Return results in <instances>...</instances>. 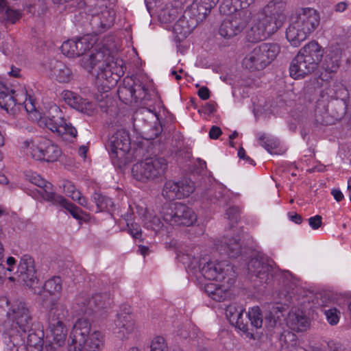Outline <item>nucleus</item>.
Here are the masks:
<instances>
[{
	"mask_svg": "<svg viewBox=\"0 0 351 351\" xmlns=\"http://www.w3.org/2000/svg\"><path fill=\"white\" fill-rule=\"evenodd\" d=\"M319 13L314 9H301L291 18L286 29V38L292 46L298 47L313 32L319 25Z\"/></svg>",
	"mask_w": 351,
	"mask_h": 351,
	"instance_id": "obj_1",
	"label": "nucleus"
},
{
	"mask_svg": "<svg viewBox=\"0 0 351 351\" xmlns=\"http://www.w3.org/2000/svg\"><path fill=\"white\" fill-rule=\"evenodd\" d=\"M90 323L86 319H78L71 332L69 351H101L104 335L98 330L90 333Z\"/></svg>",
	"mask_w": 351,
	"mask_h": 351,
	"instance_id": "obj_2",
	"label": "nucleus"
},
{
	"mask_svg": "<svg viewBox=\"0 0 351 351\" xmlns=\"http://www.w3.org/2000/svg\"><path fill=\"white\" fill-rule=\"evenodd\" d=\"M285 0H271L256 15L253 25L266 39L283 25L287 19Z\"/></svg>",
	"mask_w": 351,
	"mask_h": 351,
	"instance_id": "obj_3",
	"label": "nucleus"
},
{
	"mask_svg": "<svg viewBox=\"0 0 351 351\" xmlns=\"http://www.w3.org/2000/svg\"><path fill=\"white\" fill-rule=\"evenodd\" d=\"M154 93L152 83L147 75L138 69L131 77L127 76L117 90L119 98L124 103L149 101Z\"/></svg>",
	"mask_w": 351,
	"mask_h": 351,
	"instance_id": "obj_4",
	"label": "nucleus"
},
{
	"mask_svg": "<svg viewBox=\"0 0 351 351\" xmlns=\"http://www.w3.org/2000/svg\"><path fill=\"white\" fill-rule=\"evenodd\" d=\"M44 332L36 324L25 332L10 333L6 341L7 351L40 350L43 346Z\"/></svg>",
	"mask_w": 351,
	"mask_h": 351,
	"instance_id": "obj_5",
	"label": "nucleus"
},
{
	"mask_svg": "<svg viewBox=\"0 0 351 351\" xmlns=\"http://www.w3.org/2000/svg\"><path fill=\"white\" fill-rule=\"evenodd\" d=\"M167 165L163 157H148L133 165L132 174L135 180L142 182L156 181L163 178Z\"/></svg>",
	"mask_w": 351,
	"mask_h": 351,
	"instance_id": "obj_6",
	"label": "nucleus"
},
{
	"mask_svg": "<svg viewBox=\"0 0 351 351\" xmlns=\"http://www.w3.org/2000/svg\"><path fill=\"white\" fill-rule=\"evenodd\" d=\"M22 149L28 156L36 160L56 161L61 155L57 145L47 138H27L22 143Z\"/></svg>",
	"mask_w": 351,
	"mask_h": 351,
	"instance_id": "obj_7",
	"label": "nucleus"
},
{
	"mask_svg": "<svg viewBox=\"0 0 351 351\" xmlns=\"http://www.w3.org/2000/svg\"><path fill=\"white\" fill-rule=\"evenodd\" d=\"M130 137L125 129L116 131L108 140V150L114 165L121 167L130 161Z\"/></svg>",
	"mask_w": 351,
	"mask_h": 351,
	"instance_id": "obj_8",
	"label": "nucleus"
},
{
	"mask_svg": "<svg viewBox=\"0 0 351 351\" xmlns=\"http://www.w3.org/2000/svg\"><path fill=\"white\" fill-rule=\"evenodd\" d=\"M160 214L165 221L171 226H191L197 217L188 206L180 202L164 204Z\"/></svg>",
	"mask_w": 351,
	"mask_h": 351,
	"instance_id": "obj_9",
	"label": "nucleus"
},
{
	"mask_svg": "<svg viewBox=\"0 0 351 351\" xmlns=\"http://www.w3.org/2000/svg\"><path fill=\"white\" fill-rule=\"evenodd\" d=\"M40 123L60 136H68L71 138L77 136L76 128L64 119L62 111L55 104L50 106L47 115L41 117Z\"/></svg>",
	"mask_w": 351,
	"mask_h": 351,
	"instance_id": "obj_10",
	"label": "nucleus"
},
{
	"mask_svg": "<svg viewBox=\"0 0 351 351\" xmlns=\"http://www.w3.org/2000/svg\"><path fill=\"white\" fill-rule=\"evenodd\" d=\"M112 302L111 296L108 293H95L91 296L81 293L75 298L73 309L78 315L89 314L110 308Z\"/></svg>",
	"mask_w": 351,
	"mask_h": 351,
	"instance_id": "obj_11",
	"label": "nucleus"
},
{
	"mask_svg": "<svg viewBox=\"0 0 351 351\" xmlns=\"http://www.w3.org/2000/svg\"><path fill=\"white\" fill-rule=\"evenodd\" d=\"M6 315L11 328L9 335L25 332L34 324L29 306L22 301L12 304Z\"/></svg>",
	"mask_w": 351,
	"mask_h": 351,
	"instance_id": "obj_12",
	"label": "nucleus"
},
{
	"mask_svg": "<svg viewBox=\"0 0 351 351\" xmlns=\"http://www.w3.org/2000/svg\"><path fill=\"white\" fill-rule=\"evenodd\" d=\"M251 18L252 12L250 10H239L222 21L219 34L224 38H232L243 31Z\"/></svg>",
	"mask_w": 351,
	"mask_h": 351,
	"instance_id": "obj_13",
	"label": "nucleus"
},
{
	"mask_svg": "<svg viewBox=\"0 0 351 351\" xmlns=\"http://www.w3.org/2000/svg\"><path fill=\"white\" fill-rule=\"evenodd\" d=\"M97 38L96 35L86 34L76 39L64 41L61 46L62 53L68 58L79 57L93 48Z\"/></svg>",
	"mask_w": 351,
	"mask_h": 351,
	"instance_id": "obj_14",
	"label": "nucleus"
},
{
	"mask_svg": "<svg viewBox=\"0 0 351 351\" xmlns=\"http://www.w3.org/2000/svg\"><path fill=\"white\" fill-rule=\"evenodd\" d=\"M17 272L20 278L35 294H41V289L37 287L38 279L36 276L35 262L30 255L25 254L21 256Z\"/></svg>",
	"mask_w": 351,
	"mask_h": 351,
	"instance_id": "obj_15",
	"label": "nucleus"
},
{
	"mask_svg": "<svg viewBox=\"0 0 351 351\" xmlns=\"http://www.w3.org/2000/svg\"><path fill=\"white\" fill-rule=\"evenodd\" d=\"M115 13L107 8H94L87 14V19L94 34L106 31L114 23Z\"/></svg>",
	"mask_w": 351,
	"mask_h": 351,
	"instance_id": "obj_16",
	"label": "nucleus"
},
{
	"mask_svg": "<svg viewBox=\"0 0 351 351\" xmlns=\"http://www.w3.org/2000/svg\"><path fill=\"white\" fill-rule=\"evenodd\" d=\"M323 57V50L315 41H311L303 47L293 58L290 66H318Z\"/></svg>",
	"mask_w": 351,
	"mask_h": 351,
	"instance_id": "obj_17",
	"label": "nucleus"
},
{
	"mask_svg": "<svg viewBox=\"0 0 351 351\" xmlns=\"http://www.w3.org/2000/svg\"><path fill=\"white\" fill-rule=\"evenodd\" d=\"M195 189V182L189 178L179 182L168 180L164 184L162 194L165 199L173 200L189 196Z\"/></svg>",
	"mask_w": 351,
	"mask_h": 351,
	"instance_id": "obj_18",
	"label": "nucleus"
},
{
	"mask_svg": "<svg viewBox=\"0 0 351 351\" xmlns=\"http://www.w3.org/2000/svg\"><path fill=\"white\" fill-rule=\"evenodd\" d=\"M272 267L266 258L257 255L247 263V271L251 278L260 283L268 284L272 279Z\"/></svg>",
	"mask_w": 351,
	"mask_h": 351,
	"instance_id": "obj_19",
	"label": "nucleus"
},
{
	"mask_svg": "<svg viewBox=\"0 0 351 351\" xmlns=\"http://www.w3.org/2000/svg\"><path fill=\"white\" fill-rule=\"evenodd\" d=\"M272 267L266 258L257 255L247 263V271L251 278L260 283L268 284L272 279Z\"/></svg>",
	"mask_w": 351,
	"mask_h": 351,
	"instance_id": "obj_20",
	"label": "nucleus"
},
{
	"mask_svg": "<svg viewBox=\"0 0 351 351\" xmlns=\"http://www.w3.org/2000/svg\"><path fill=\"white\" fill-rule=\"evenodd\" d=\"M331 90L328 89L326 91V97L322 93V99H319L315 106V119L317 123L321 125H332L335 121L340 120L343 114L345 113V108H343L340 113L330 114L328 112V98L332 97L330 95Z\"/></svg>",
	"mask_w": 351,
	"mask_h": 351,
	"instance_id": "obj_21",
	"label": "nucleus"
},
{
	"mask_svg": "<svg viewBox=\"0 0 351 351\" xmlns=\"http://www.w3.org/2000/svg\"><path fill=\"white\" fill-rule=\"evenodd\" d=\"M243 312V307L237 303H232L226 308V315L230 323L242 331L247 337L255 339L254 334L250 331L247 321L244 322Z\"/></svg>",
	"mask_w": 351,
	"mask_h": 351,
	"instance_id": "obj_22",
	"label": "nucleus"
},
{
	"mask_svg": "<svg viewBox=\"0 0 351 351\" xmlns=\"http://www.w3.org/2000/svg\"><path fill=\"white\" fill-rule=\"evenodd\" d=\"M194 6V3L193 4ZM195 8L192 7L184 12L182 19L178 21L173 25V31L178 39L186 38L197 27V16L193 14Z\"/></svg>",
	"mask_w": 351,
	"mask_h": 351,
	"instance_id": "obj_23",
	"label": "nucleus"
},
{
	"mask_svg": "<svg viewBox=\"0 0 351 351\" xmlns=\"http://www.w3.org/2000/svg\"><path fill=\"white\" fill-rule=\"evenodd\" d=\"M123 67H99L96 75L97 84L108 89L117 84L123 75Z\"/></svg>",
	"mask_w": 351,
	"mask_h": 351,
	"instance_id": "obj_24",
	"label": "nucleus"
},
{
	"mask_svg": "<svg viewBox=\"0 0 351 351\" xmlns=\"http://www.w3.org/2000/svg\"><path fill=\"white\" fill-rule=\"evenodd\" d=\"M62 97L68 105L88 115L93 114L96 110L95 105L93 103L84 99L77 93L71 90H64Z\"/></svg>",
	"mask_w": 351,
	"mask_h": 351,
	"instance_id": "obj_25",
	"label": "nucleus"
},
{
	"mask_svg": "<svg viewBox=\"0 0 351 351\" xmlns=\"http://www.w3.org/2000/svg\"><path fill=\"white\" fill-rule=\"evenodd\" d=\"M286 323L287 326L295 332L306 331L310 326L308 317L300 309H292L289 313Z\"/></svg>",
	"mask_w": 351,
	"mask_h": 351,
	"instance_id": "obj_26",
	"label": "nucleus"
},
{
	"mask_svg": "<svg viewBox=\"0 0 351 351\" xmlns=\"http://www.w3.org/2000/svg\"><path fill=\"white\" fill-rule=\"evenodd\" d=\"M217 249L220 254H223L230 258H237L242 252L240 239L237 237H223L217 244Z\"/></svg>",
	"mask_w": 351,
	"mask_h": 351,
	"instance_id": "obj_27",
	"label": "nucleus"
},
{
	"mask_svg": "<svg viewBox=\"0 0 351 351\" xmlns=\"http://www.w3.org/2000/svg\"><path fill=\"white\" fill-rule=\"evenodd\" d=\"M12 88H10L16 106L23 105L27 112H32L36 110V105L34 99L27 94V90L21 86H16L12 84Z\"/></svg>",
	"mask_w": 351,
	"mask_h": 351,
	"instance_id": "obj_28",
	"label": "nucleus"
},
{
	"mask_svg": "<svg viewBox=\"0 0 351 351\" xmlns=\"http://www.w3.org/2000/svg\"><path fill=\"white\" fill-rule=\"evenodd\" d=\"M114 324L117 328L120 329L119 332H121L123 337L134 332L135 323L130 314V307L124 306L123 309H121L120 312L117 314Z\"/></svg>",
	"mask_w": 351,
	"mask_h": 351,
	"instance_id": "obj_29",
	"label": "nucleus"
},
{
	"mask_svg": "<svg viewBox=\"0 0 351 351\" xmlns=\"http://www.w3.org/2000/svg\"><path fill=\"white\" fill-rule=\"evenodd\" d=\"M46 201L51 202L53 205L64 208L75 219H80L82 218V210L60 195L47 193Z\"/></svg>",
	"mask_w": 351,
	"mask_h": 351,
	"instance_id": "obj_30",
	"label": "nucleus"
},
{
	"mask_svg": "<svg viewBox=\"0 0 351 351\" xmlns=\"http://www.w3.org/2000/svg\"><path fill=\"white\" fill-rule=\"evenodd\" d=\"M195 246H187L184 253L181 256V261L185 265L186 272L191 277L197 279V259Z\"/></svg>",
	"mask_w": 351,
	"mask_h": 351,
	"instance_id": "obj_31",
	"label": "nucleus"
},
{
	"mask_svg": "<svg viewBox=\"0 0 351 351\" xmlns=\"http://www.w3.org/2000/svg\"><path fill=\"white\" fill-rule=\"evenodd\" d=\"M214 271L217 273V280L221 281L227 278L228 283L234 281L235 271L234 267L228 261H214Z\"/></svg>",
	"mask_w": 351,
	"mask_h": 351,
	"instance_id": "obj_32",
	"label": "nucleus"
},
{
	"mask_svg": "<svg viewBox=\"0 0 351 351\" xmlns=\"http://www.w3.org/2000/svg\"><path fill=\"white\" fill-rule=\"evenodd\" d=\"M0 108L8 113L14 114L18 108L10 92V88L0 81Z\"/></svg>",
	"mask_w": 351,
	"mask_h": 351,
	"instance_id": "obj_33",
	"label": "nucleus"
},
{
	"mask_svg": "<svg viewBox=\"0 0 351 351\" xmlns=\"http://www.w3.org/2000/svg\"><path fill=\"white\" fill-rule=\"evenodd\" d=\"M266 48L263 46V43L254 48L242 60V66H265V62L263 57V53L266 52Z\"/></svg>",
	"mask_w": 351,
	"mask_h": 351,
	"instance_id": "obj_34",
	"label": "nucleus"
},
{
	"mask_svg": "<svg viewBox=\"0 0 351 351\" xmlns=\"http://www.w3.org/2000/svg\"><path fill=\"white\" fill-rule=\"evenodd\" d=\"M204 293L217 302H221L229 297V291L222 285L215 283H207L204 287Z\"/></svg>",
	"mask_w": 351,
	"mask_h": 351,
	"instance_id": "obj_35",
	"label": "nucleus"
},
{
	"mask_svg": "<svg viewBox=\"0 0 351 351\" xmlns=\"http://www.w3.org/2000/svg\"><path fill=\"white\" fill-rule=\"evenodd\" d=\"M25 178L29 182L40 187L42 189V191H39V193L45 200H46L47 193H55L54 192L48 191L52 188V184L49 182H47L37 173L28 171L25 173Z\"/></svg>",
	"mask_w": 351,
	"mask_h": 351,
	"instance_id": "obj_36",
	"label": "nucleus"
},
{
	"mask_svg": "<svg viewBox=\"0 0 351 351\" xmlns=\"http://www.w3.org/2000/svg\"><path fill=\"white\" fill-rule=\"evenodd\" d=\"M49 315V321L63 322L68 315V311L63 304L58 303L56 300H52L50 304Z\"/></svg>",
	"mask_w": 351,
	"mask_h": 351,
	"instance_id": "obj_37",
	"label": "nucleus"
},
{
	"mask_svg": "<svg viewBox=\"0 0 351 351\" xmlns=\"http://www.w3.org/2000/svg\"><path fill=\"white\" fill-rule=\"evenodd\" d=\"M49 328L56 343L59 346L63 343L67 334V329L64 323L49 321Z\"/></svg>",
	"mask_w": 351,
	"mask_h": 351,
	"instance_id": "obj_38",
	"label": "nucleus"
},
{
	"mask_svg": "<svg viewBox=\"0 0 351 351\" xmlns=\"http://www.w3.org/2000/svg\"><path fill=\"white\" fill-rule=\"evenodd\" d=\"M108 55V51L106 49H101L99 45H96L91 51L89 55V64L90 66H95L97 64L103 62L102 66H110V63L106 62V56Z\"/></svg>",
	"mask_w": 351,
	"mask_h": 351,
	"instance_id": "obj_39",
	"label": "nucleus"
},
{
	"mask_svg": "<svg viewBox=\"0 0 351 351\" xmlns=\"http://www.w3.org/2000/svg\"><path fill=\"white\" fill-rule=\"evenodd\" d=\"M51 74L60 83H68L73 78V73L70 67H51Z\"/></svg>",
	"mask_w": 351,
	"mask_h": 351,
	"instance_id": "obj_40",
	"label": "nucleus"
},
{
	"mask_svg": "<svg viewBox=\"0 0 351 351\" xmlns=\"http://www.w3.org/2000/svg\"><path fill=\"white\" fill-rule=\"evenodd\" d=\"M0 12L2 14L3 20L10 24H14L19 21L22 16L23 12L20 10L14 9L13 8L7 6L6 1L5 0V7L0 9Z\"/></svg>",
	"mask_w": 351,
	"mask_h": 351,
	"instance_id": "obj_41",
	"label": "nucleus"
},
{
	"mask_svg": "<svg viewBox=\"0 0 351 351\" xmlns=\"http://www.w3.org/2000/svg\"><path fill=\"white\" fill-rule=\"evenodd\" d=\"M263 46L266 48L265 53L261 52L264 57L265 66H269L276 58L280 47L277 43H263Z\"/></svg>",
	"mask_w": 351,
	"mask_h": 351,
	"instance_id": "obj_42",
	"label": "nucleus"
},
{
	"mask_svg": "<svg viewBox=\"0 0 351 351\" xmlns=\"http://www.w3.org/2000/svg\"><path fill=\"white\" fill-rule=\"evenodd\" d=\"M250 321L251 326L255 328H260L263 325V316L258 306H253L244 317V322Z\"/></svg>",
	"mask_w": 351,
	"mask_h": 351,
	"instance_id": "obj_43",
	"label": "nucleus"
},
{
	"mask_svg": "<svg viewBox=\"0 0 351 351\" xmlns=\"http://www.w3.org/2000/svg\"><path fill=\"white\" fill-rule=\"evenodd\" d=\"M41 292L43 289L51 295L60 293L62 291V280L58 276H53L45 282L43 287H40Z\"/></svg>",
	"mask_w": 351,
	"mask_h": 351,
	"instance_id": "obj_44",
	"label": "nucleus"
},
{
	"mask_svg": "<svg viewBox=\"0 0 351 351\" xmlns=\"http://www.w3.org/2000/svg\"><path fill=\"white\" fill-rule=\"evenodd\" d=\"M93 198L99 211L110 210L114 206L112 199L100 193H95Z\"/></svg>",
	"mask_w": 351,
	"mask_h": 351,
	"instance_id": "obj_45",
	"label": "nucleus"
},
{
	"mask_svg": "<svg viewBox=\"0 0 351 351\" xmlns=\"http://www.w3.org/2000/svg\"><path fill=\"white\" fill-rule=\"evenodd\" d=\"M260 145L268 152L272 153V150L278 147L279 143L277 139L267 136L265 134H260L258 136Z\"/></svg>",
	"mask_w": 351,
	"mask_h": 351,
	"instance_id": "obj_46",
	"label": "nucleus"
},
{
	"mask_svg": "<svg viewBox=\"0 0 351 351\" xmlns=\"http://www.w3.org/2000/svg\"><path fill=\"white\" fill-rule=\"evenodd\" d=\"M217 0H199V19L203 20L210 12Z\"/></svg>",
	"mask_w": 351,
	"mask_h": 351,
	"instance_id": "obj_47",
	"label": "nucleus"
},
{
	"mask_svg": "<svg viewBox=\"0 0 351 351\" xmlns=\"http://www.w3.org/2000/svg\"><path fill=\"white\" fill-rule=\"evenodd\" d=\"M177 10L173 8L166 6L162 9L158 14L160 20L162 23H171L177 18Z\"/></svg>",
	"mask_w": 351,
	"mask_h": 351,
	"instance_id": "obj_48",
	"label": "nucleus"
},
{
	"mask_svg": "<svg viewBox=\"0 0 351 351\" xmlns=\"http://www.w3.org/2000/svg\"><path fill=\"white\" fill-rule=\"evenodd\" d=\"M214 270V261H208L204 264L200 271L204 278L210 280H217V273Z\"/></svg>",
	"mask_w": 351,
	"mask_h": 351,
	"instance_id": "obj_49",
	"label": "nucleus"
},
{
	"mask_svg": "<svg viewBox=\"0 0 351 351\" xmlns=\"http://www.w3.org/2000/svg\"><path fill=\"white\" fill-rule=\"evenodd\" d=\"M245 38L247 42L252 43H256L265 40L263 35L259 32L254 25L246 32Z\"/></svg>",
	"mask_w": 351,
	"mask_h": 351,
	"instance_id": "obj_50",
	"label": "nucleus"
},
{
	"mask_svg": "<svg viewBox=\"0 0 351 351\" xmlns=\"http://www.w3.org/2000/svg\"><path fill=\"white\" fill-rule=\"evenodd\" d=\"M313 67H289V71L290 76L295 79L299 80L304 78L307 74L313 71Z\"/></svg>",
	"mask_w": 351,
	"mask_h": 351,
	"instance_id": "obj_51",
	"label": "nucleus"
},
{
	"mask_svg": "<svg viewBox=\"0 0 351 351\" xmlns=\"http://www.w3.org/2000/svg\"><path fill=\"white\" fill-rule=\"evenodd\" d=\"M162 226V222L159 217L156 215H149L145 217L144 226L147 229L153 230L156 231L160 229Z\"/></svg>",
	"mask_w": 351,
	"mask_h": 351,
	"instance_id": "obj_52",
	"label": "nucleus"
},
{
	"mask_svg": "<svg viewBox=\"0 0 351 351\" xmlns=\"http://www.w3.org/2000/svg\"><path fill=\"white\" fill-rule=\"evenodd\" d=\"M125 222L129 234L134 239H141L142 236L141 226L138 223L131 221V218H125Z\"/></svg>",
	"mask_w": 351,
	"mask_h": 351,
	"instance_id": "obj_53",
	"label": "nucleus"
},
{
	"mask_svg": "<svg viewBox=\"0 0 351 351\" xmlns=\"http://www.w3.org/2000/svg\"><path fill=\"white\" fill-rule=\"evenodd\" d=\"M151 351H168L169 348L165 339L158 336L154 337L150 345Z\"/></svg>",
	"mask_w": 351,
	"mask_h": 351,
	"instance_id": "obj_54",
	"label": "nucleus"
},
{
	"mask_svg": "<svg viewBox=\"0 0 351 351\" xmlns=\"http://www.w3.org/2000/svg\"><path fill=\"white\" fill-rule=\"evenodd\" d=\"M225 215L231 223V227H232L233 224L237 223L240 219L239 208L237 206H231L226 211Z\"/></svg>",
	"mask_w": 351,
	"mask_h": 351,
	"instance_id": "obj_55",
	"label": "nucleus"
},
{
	"mask_svg": "<svg viewBox=\"0 0 351 351\" xmlns=\"http://www.w3.org/2000/svg\"><path fill=\"white\" fill-rule=\"evenodd\" d=\"M324 314L328 323L332 325H336L339 321L340 312L335 308L325 310Z\"/></svg>",
	"mask_w": 351,
	"mask_h": 351,
	"instance_id": "obj_56",
	"label": "nucleus"
},
{
	"mask_svg": "<svg viewBox=\"0 0 351 351\" xmlns=\"http://www.w3.org/2000/svg\"><path fill=\"white\" fill-rule=\"evenodd\" d=\"M56 4H68L71 8H81L84 5L82 0H53Z\"/></svg>",
	"mask_w": 351,
	"mask_h": 351,
	"instance_id": "obj_57",
	"label": "nucleus"
},
{
	"mask_svg": "<svg viewBox=\"0 0 351 351\" xmlns=\"http://www.w3.org/2000/svg\"><path fill=\"white\" fill-rule=\"evenodd\" d=\"M309 226L313 229H318L322 224V217L320 215H315L308 219Z\"/></svg>",
	"mask_w": 351,
	"mask_h": 351,
	"instance_id": "obj_58",
	"label": "nucleus"
},
{
	"mask_svg": "<svg viewBox=\"0 0 351 351\" xmlns=\"http://www.w3.org/2000/svg\"><path fill=\"white\" fill-rule=\"evenodd\" d=\"M215 110V108L213 104L208 102L204 106H202L201 110H199V114H204V115L209 116L213 114Z\"/></svg>",
	"mask_w": 351,
	"mask_h": 351,
	"instance_id": "obj_59",
	"label": "nucleus"
},
{
	"mask_svg": "<svg viewBox=\"0 0 351 351\" xmlns=\"http://www.w3.org/2000/svg\"><path fill=\"white\" fill-rule=\"evenodd\" d=\"M222 134V131L219 127L213 125L209 131V137L211 139H217Z\"/></svg>",
	"mask_w": 351,
	"mask_h": 351,
	"instance_id": "obj_60",
	"label": "nucleus"
},
{
	"mask_svg": "<svg viewBox=\"0 0 351 351\" xmlns=\"http://www.w3.org/2000/svg\"><path fill=\"white\" fill-rule=\"evenodd\" d=\"M237 154H238V157L240 159L245 160L248 163H250V164H251L252 165H255V162H254V160L252 159L251 158H250L249 156H246L245 151L243 149V147H241L239 149Z\"/></svg>",
	"mask_w": 351,
	"mask_h": 351,
	"instance_id": "obj_61",
	"label": "nucleus"
},
{
	"mask_svg": "<svg viewBox=\"0 0 351 351\" xmlns=\"http://www.w3.org/2000/svg\"><path fill=\"white\" fill-rule=\"evenodd\" d=\"M210 92L206 86L199 88V98L206 100L210 97Z\"/></svg>",
	"mask_w": 351,
	"mask_h": 351,
	"instance_id": "obj_62",
	"label": "nucleus"
},
{
	"mask_svg": "<svg viewBox=\"0 0 351 351\" xmlns=\"http://www.w3.org/2000/svg\"><path fill=\"white\" fill-rule=\"evenodd\" d=\"M235 3H239L240 10H247V8L252 5L255 0H232Z\"/></svg>",
	"mask_w": 351,
	"mask_h": 351,
	"instance_id": "obj_63",
	"label": "nucleus"
},
{
	"mask_svg": "<svg viewBox=\"0 0 351 351\" xmlns=\"http://www.w3.org/2000/svg\"><path fill=\"white\" fill-rule=\"evenodd\" d=\"M64 191L66 193V195L69 196V194H71L76 190L75 186L74 184L69 182L66 181L63 184Z\"/></svg>",
	"mask_w": 351,
	"mask_h": 351,
	"instance_id": "obj_64",
	"label": "nucleus"
}]
</instances>
